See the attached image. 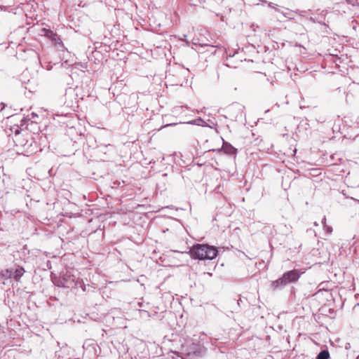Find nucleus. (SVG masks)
<instances>
[{
	"label": "nucleus",
	"instance_id": "f257e3e1",
	"mask_svg": "<svg viewBox=\"0 0 359 359\" xmlns=\"http://www.w3.org/2000/svg\"><path fill=\"white\" fill-rule=\"evenodd\" d=\"M189 255L194 259L212 260L218 254L216 247L208 244H194L189 250Z\"/></svg>",
	"mask_w": 359,
	"mask_h": 359
},
{
	"label": "nucleus",
	"instance_id": "f03ea898",
	"mask_svg": "<svg viewBox=\"0 0 359 359\" xmlns=\"http://www.w3.org/2000/svg\"><path fill=\"white\" fill-rule=\"evenodd\" d=\"M301 273L299 270L293 269L288 271L283 274V276L272 283L274 288L281 287L289 283H294L300 278Z\"/></svg>",
	"mask_w": 359,
	"mask_h": 359
},
{
	"label": "nucleus",
	"instance_id": "7ed1b4c3",
	"mask_svg": "<svg viewBox=\"0 0 359 359\" xmlns=\"http://www.w3.org/2000/svg\"><path fill=\"white\" fill-rule=\"evenodd\" d=\"M184 347H187L186 351L189 356L191 355H200L202 354L204 349V347L196 338L186 340Z\"/></svg>",
	"mask_w": 359,
	"mask_h": 359
},
{
	"label": "nucleus",
	"instance_id": "20e7f679",
	"mask_svg": "<svg viewBox=\"0 0 359 359\" xmlns=\"http://www.w3.org/2000/svg\"><path fill=\"white\" fill-rule=\"evenodd\" d=\"M242 106L239 104H233L227 109L229 118L232 121H236L238 116H241Z\"/></svg>",
	"mask_w": 359,
	"mask_h": 359
},
{
	"label": "nucleus",
	"instance_id": "39448f33",
	"mask_svg": "<svg viewBox=\"0 0 359 359\" xmlns=\"http://www.w3.org/2000/svg\"><path fill=\"white\" fill-rule=\"evenodd\" d=\"M14 257H19L25 262H29L30 259V250L27 245H24L15 252Z\"/></svg>",
	"mask_w": 359,
	"mask_h": 359
},
{
	"label": "nucleus",
	"instance_id": "423d86ee",
	"mask_svg": "<svg viewBox=\"0 0 359 359\" xmlns=\"http://www.w3.org/2000/svg\"><path fill=\"white\" fill-rule=\"evenodd\" d=\"M222 151L227 155L236 156L238 152V149L231 145L229 142L223 141V144L221 149H218V151Z\"/></svg>",
	"mask_w": 359,
	"mask_h": 359
},
{
	"label": "nucleus",
	"instance_id": "0eeeda50",
	"mask_svg": "<svg viewBox=\"0 0 359 359\" xmlns=\"http://www.w3.org/2000/svg\"><path fill=\"white\" fill-rule=\"evenodd\" d=\"M9 273V276L13 278L15 280H18L25 273V270L22 266H17L15 269H10L7 270Z\"/></svg>",
	"mask_w": 359,
	"mask_h": 359
},
{
	"label": "nucleus",
	"instance_id": "6e6552de",
	"mask_svg": "<svg viewBox=\"0 0 359 359\" xmlns=\"http://www.w3.org/2000/svg\"><path fill=\"white\" fill-rule=\"evenodd\" d=\"M15 142H16V144H20V146L23 147L25 149H29L30 146H32V143L34 142L33 139L31 138L30 140H27L26 142L24 143V140L22 141L20 140V137L19 136V130L18 129L16 130L15 134Z\"/></svg>",
	"mask_w": 359,
	"mask_h": 359
},
{
	"label": "nucleus",
	"instance_id": "1a4fd4ad",
	"mask_svg": "<svg viewBox=\"0 0 359 359\" xmlns=\"http://www.w3.org/2000/svg\"><path fill=\"white\" fill-rule=\"evenodd\" d=\"M41 34L50 39L51 41L57 35L52 30L46 28H43L41 30Z\"/></svg>",
	"mask_w": 359,
	"mask_h": 359
},
{
	"label": "nucleus",
	"instance_id": "9d476101",
	"mask_svg": "<svg viewBox=\"0 0 359 359\" xmlns=\"http://www.w3.org/2000/svg\"><path fill=\"white\" fill-rule=\"evenodd\" d=\"M330 353L327 349L322 350L316 356V359H329Z\"/></svg>",
	"mask_w": 359,
	"mask_h": 359
},
{
	"label": "nucleus",
	"instance_id": "9b49d317",
	"mask_svg": "<svg viewBox=\"0 0 359 359\" xmlns=\"http://www.w3.org/2000/svg\"><path fill=\"white\" fill-rule=\"evenodd\" d=\"M75 285L74 280H72L71 281H68L65 279V278H63V280L61 283V285L60 286L64 287H73Z\"/></svg>",
	"mask_w": 359,
	"mask_h": 359
},
{
	"label": "nucleus",
	"instance_id": "f8f14e48",
	"mask_svg": "<svg viewBox=\"0 0 359 359\" xmlns=\"http://www.w3.org/2000/svg\"><path fill=\"white\" fill-rule=\"evenodd\" d=\"M205 123V122L201 118H198L194 120L188 121L186 123L191 124V125L201 126L202 123Z\"/></svg>",
	"mask_w": 359,
	"mask_h": 359
},
{
	"label": "nucleus",
	"instance_id": "ddd939ff",
	"mask_svg": "<svg viewBox=\"0 0 359 359\" xmlns=\"http://www.w3.org/2000/svg\"><path fill=\"white\" fill-rule=\"evenodd\" d=\"M74 95V89L72 88H69L66 90L65 96H71Z\"/></svg>",
	"mask_w": 359,
	"mask_h": 359
},
{
	"label": "nucleus",
	"instance_id": "4468645a",
	"mask_svg": "<svg viewBox=\"0 0 359 359\" xmlns=\"http://www.w3.org/2000/svg\"><path fill=\"white\" fill-rule=\"evenodd\" d=\"M53 42H54L55 44H59V45H61L62 43V41L61 40V39L60 38V36L58 35H57L53 40H52Z\"/></svg>",
	"mask_w": 359,
	"mask_h": 359
},
{
	"label": "nucleus",
	"instance_id": "2eb2a0df",
	"mask_svg": "<svg viewBox=\"0 0 359 359\" xmlns=\"http://www.w3.org/2000/svg\"><path fill=\"white\" fill-rule=\"evenodd\" d=\"M140 315L142 318L144 317H150V314L148 311H144V310H142L140 311Z\"/></svg>",
	"mask_w": 359,
	"mask_h": 359
},
{
	"label": "nucleus",
	"instance_id": "dca6fc26",
	"mask_svg": "<svg viewBox=\"0 0 359 359\" xmlns=\"http://www.w3.org/2000/svg\"><path fill=\"white\" fill-rule=\"evenodd\" d=\"M324 229L327 231L328 233H331L332 232V226H327V224H325L323 226Z\"/></svg>",
	"mask_w": 359,
	"mask_h": 359
},
{
	"label": "nucleus",
	"instance_id": "f3484780",
	"mask_svg": "<svg viewBox=\"0 0 359 359\" xmlns=\"http://www.w3.org/2000/svg\"><path fill=\"white\" fill-rule=\"evenodd\" d=\"M344 347H345V349H346V350H348V349H350V348H351V344H350V343H346V344H345V346H344Z\"/></svg>",
	"mask_w": 359,
	"mask_h": 359
},
{
	"label": "nucleus",
	"instance_id": "a211bd4d",
	"mask_svg": "<svg viewBox=\"0 0 359 359\" xmlns=\"http://www.w3.org/2000/svg\"><path fill=\"white\" fill-rule=\"evenodd\" d=\"M322 222V224H323V226H325V224H326V217H324L323 218V219H322V222Z\"/></svg>",
	"mask_w": 359,
	"mask_h": 359
},
{
	"label": "nucleus",
	"instance_id": "6ab92c4d",
	"mask_svg": "<svg viewBox=\"0 0 359 359\" xmlns=\"http://www.w3.org/2000/svg\"><path fill=\"white\" fill-rule=\"evenodd\" d=\"M189 69H187L186 72L182 74V75L184 76V78L186 77V76L189 73Z\"/></svg>",
	"mask_w": 359,
	"mask_h": 359
},
{
	"label": "nucleus",
	"instance_id": "aec40b11",
	"mask_svg": "<svg viewBox=\"0 0 359 359\" xmlns=\"http://www.w3.org/2000/svg\"><path fill=\"white\" fill-rule=\"evenodd\" d=\"M142 25H143L142 27L144 29H147V25H151V24L145 23V24H143Z\"/></svg>",
	"mask_w": 359,
	"mask_h": 359
},
{
	"label": "nucleus",
	"instance_id": "412c9836",
	"mask_svg": "<svg viewBox=\"0 0 359 359\" xmlns=\"http://www.w3.org/2000/svg\"><path fill=\"white\" fill-rule=\"evenodd\" d=\"M351 199H352V200H353L354 201H356L357 203H359V200L355 199V198H351Z\"/></svg>",
	"mask_w": 359,
	"mask_h": 359
},
{
	"label": "nucleus",
	"instance_id": "4be33fe9",
	"mask_svg": "<svg viewBox=\"0 0 359 359\" xmlns=\"http://www.w3.org/2000/svg\"><path fill=\"white\" fill-rule=\"evenodd\" d=\"M313 224H314V226H318V223L317 222H315L313 223Z\"/></svg>",
	"mask_w": 359,
	"mask_h": 359
},
{
	"label": "nucleus",
	"instance_id": "5701e85b",
	"mask_svg": "<svg viewBox=\"0 0 359 359\" xmlns=\"http://www.w3.org/2000/svg\"><path fill=\"white\" fill-rule=\"evenodd\" d=\"M355 359H359V355Z\"/></svg>",
	"mask_w": 359,
	"mask_h": 359
}]
</instances>
